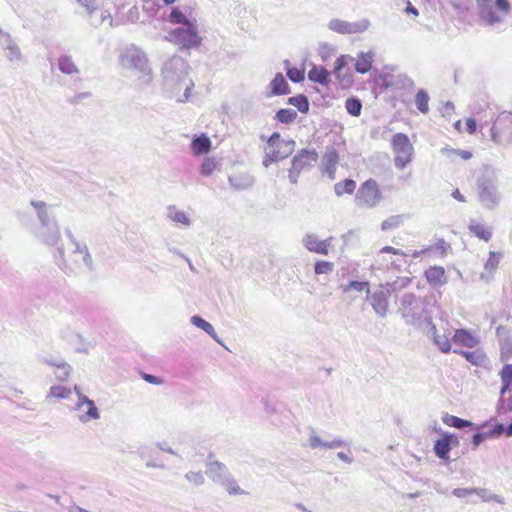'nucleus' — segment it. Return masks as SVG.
<instances>
[{
    "instance_id": "obj_1",
    "label": "nucleus",
    "mask_w": 512,
    "mask_h": 512,
    "mask_svg": "<svg viewBox=\"0 0 512 512\" xmlns=\"http://www.w3.org/2000/svg\"><path fill=\"white\" fill-rule=\"evenodd\" d=\"M188 64L178 55L168 59L162 67L163 89L166 97L184 103L189 99L194 87L191 79H188Z\"/></svg>"
},
{
    "instance_id": "obj_2",
    "label": "nucleus",
    "mask_w": 512,
    "mask_h": 512,
    "mask_svg": "<svg viewBox=\"0 0 512 512\" xmlns=\"http://www.w3.org/2000/svg\"><path fill=\"white\" fill-rule=\"evenodd\" d=\"M438 309L432 298L421 299L412 293H405L400 299L399 312L406 324L422 328L432 323L434 310Z\"/></svg>"
},
{
    "instance_id": "obj_3",
    "label": "nucleus",
    "mask_w": 512,
    "mask_h": 512,
    "mask_svg": "<svg viewBox=\"0 0 512 512\" xmlns=\"http://www.w3.org/2000/svg\"><path fill=\"white\" fill-rule=\"evenodd\" d=\"M509 0H476L477 15L481 23L498 31H503L506 16L511 11Z\"/></svg>"
},
{
    "instance_id": "obj_4",
    "label": "nucleus",
    "mask_w": 512,
    "mask_h": 512,
    "mask_svg": "<svg viewBox=\"0 0 512 512\" xmlns=\"http://www.w3.org/2000/svg\"><path fill=\"white\" fill-rule=\"evenodd\" d=\"M38 239L45 244L46 246L55 247V251L53 253L54 261L56 265L65 273H72V268L68 264L65 258V249L61 242V234L58 223L47 226V227H39L37 231Z\"/></svg>"
},
{
    "instance_id": "obj_5",
    "label": "nucleus",
    "mask_w": 512,
    "mask_h": 512,
    "mask_svg": "<svg viewBox=\"0 0 512 512\" xmlns=\"http://www.w3.org/2000/svg\"><path fill=\"white\" fill-rule=\"evenodd\" d=\"M478 199L481 205L489 210L496 209L502 200L498 190L497 176L493 171L487 170L477 180Z\"/></svg>"
},
{
    "instance_id": "obj_6",
    "label": "nucleus",
    "mask_w": 512,
    "mask_h": 512,
    "mask_svg": "<svg viewBox=\"0 0 512 512\" xmlns=\"http://www.w3.org/2000/svg\"><path fill=\"white\" fill-rule=\"evenodd\" d=\"M295 148L293 140L281 138L280 133L274 132L267 140L266 154L263 159V166L269 167L272 163L284 160L289 157Z\"/></svg>"
},
{
    "instance_id": "obj_7",
    "label": "nucleus",
    "mask_w": 512,
    "mask_h": 512,
    "mask_svg": "<svg viewBox=\"0 0 512 512\" xmlns=\"http://www.w3.org/2000/svg\"><path fill=\"white\" fill-rule=\"evenodd\" d=\"M120 61L124 68L135 70L144 77H147L146 82L151 80V68L148 58L145 52L136 45L127 47L122 52Z\"/></svg>"
},
{
    "instance_id": "obj_8",
    "label": "nucleus",
    "mask_w": 512,
    "mask_h": 512,
    "mask_svg": "<svg viewBox=\"0 0 512 512\" xmlns=\"http://www.w3.org/2000/svg\"><path fill=\"white\" fill-rule=\"evenodd\" d=\"M166 39L187 49L197 47L201 43L197 25L192 21L169 31Z\"/></svg>"
},
{
    "instance_id": "obj_9",
    "label": "nucleus",
    "mask_w": 512,
    "mask_h": 512,
    "mask_svg": "<svg viewBox=\"0 0 512 512\" xmlns=\"http://www.w3.org/2000/svg\"><path fill=\"white\" fill-rule=\"evenodd\" d=\"M392 149L395 154L394 164L398 169H404L412 160L414 148L404 133H396L392 137Z\"/></svg>"
},
{
    "instance_id": "obj_10",
    "label": "nucleus",
    "mask_w": 512,
    "mask_h": 512,
    "mask_svg": "<svg viewBox=\"0 0 512 512\" xmlns=\"http://www.w3.org/2000/svg\"><path fill=\"white\" fill-rule=\"evenodd\" d=\"M391 284H380L372 291L369 290L366 299L369 301L373 311L380 318H385L389 310V298L391 295Z\"/></svg>"
},
{
    "instance_id": "obj_11",
    "label": "nucleus",
    "mask_w": 512,
    "mask_h": 512,
    "mask_svg": "<svg viewBox=\"0 0 512 512\" xmlns=\"http://www.w3.org/2000/svg\"><path fill=\"white\" fill-rule=\"evenodd\" d=\"M381 200V193L375 180L369 179L365 181L358 189L356 194V202L360 207L372 208Z\"/></svg>"
},
{
    "instance_id": "obj_12",
    "label": "nucleus",
    "mask_w": 512,
    "mask_h": 512,
    "mask_svg": "<svg viewBox=\"0 0 512 512\" xmlns=\"http://www.w3.org/2000/svg\"><path fill=\"white\" fill-rule=\"evenodd\" d=\"M317 153L303 149L300 153L296 154L292 159V167L289 171V180L291 183H296L298 175L302 170L308 169L316 164Z\"/></svg>"
},
{
    "instance_id": "obj_13",
    "label": "nucleus",
    "mask_w": 512,
    "mask_h": 512,
    "mask_svg": "<svg viewBox=\"0 0 512 512\" xmlns=\"http://www.w3.org/2000/svg\"><path fill=\"white\" fill-rule=\"evenodd\" d=\"M0 47L3 55L13 66H19L23 62V54L12 36L0 28Z\"/></svg>"
},
{
    "instance_id": "obj_14",
    "label": "nucleus",
    "mask_w": 512,
    "mask_h": 512,
    "mask_svg": "<svg viewBox=\"0 0 512 512\" xmlns=\"http://www.w3.org/2000/svg\"><path fill=\"white\" fill-rule=\"evenodd\" d=\"M370 23L367 19H361L355 22H348L341 19H332L328 27L330 30L341 34H356L366 31Z\"/></svg>"
},
{
    "instance_id": "obj_15",
    "label": "nucleus",
    "mask_w": 512,
    "mask_h": 512,
    "mask_svg": "<svg viewBox=\"0 0 512 512\" xmlns=\"http://www.w3.org/2000/svg\"><path fill=\"white\" fill-rule=\"evenodd\" d=\"M77 3L91 17V24L98 26L104 23L106 19L111 20V16L107 11L101 9L103 0H76Z\"/></svg>"
},
{
    "instance_id": "obj_16",
    "label": "nucleus",
    "mask_w": 512,
    "mask_h": 512,
    "mask_svg": "<svg viewBox=\"0 0 512 512\" xmlns=\"http://www.w3.org/2000/svg\"><path fill=\"white\" fill-rule=\"evenodd\" d=\"M85 405L87 406V410L78 416L80 422L87 423L90 420H96L100 418V413L94 401L83 394L78 396V402L76 403L74 410L82 411Z\"/></svg>"
},
{
    "instance_id": "obj_17",
    "label": "nucleus",
    "mask_w": 512,
    "mask_h": 512,
    "mask_svg": "<svg viewBox=\"0 0 512 512\" xmlns=\"http://www.w3.org/2000/svg\"><path fill=\"white\" fill-rule=\"evenodd\" d=\"M65 235L74 246L72 253L81 255L83 264L88 268V270L92 271L94 269V264L87 245L77 240L69 228L65 229Z\"/></svg>"
},
{
    "instance_id": "obj_18",
    "label": "nucleus",
    "mask_w": 512,
    "mask_h": 512,
    "mask_svg": "<svg viewBox=\"0 0 512 512\" xmlns=\"http://www.w3.org/2000/svg\"><path fill=\"white\" fill-rule=\"evenodd\" d=\"M291 93V88L281 72L275 74L267 86L266 97L283 96Z\"/></svg>"
},
{
    "instance_id": "obj_19",
    "label": "nucleus",
    "mask_w": 512,
    "mask_h": 512,
    "mask_svg": "<svg viewBox=\"0 0 512 512\" xmlns=\"http://www.w3.org/2000/svg\"><path fill=\"white\" fill-rule=\"evenodd\" d=\"M31 206L36 210L40 227H47L57 223L55 215L45 202L33 200L31 201Z\"/></svg>"
},
{
    "instance_id": "obj_20",
    "label": "nucleus",
    "mask_w": 512,
    "mask_h": 512,
    "mask_svg": "<svg viewBox=\"0 0 512 512\" xmlns=\"http://www.w3.org/2000/svg\"><path fill=\"white\" fill-rule=\"evenodd\" d=\"M206 467V475L218 484H221L231 474L226 465L219 461H207Z\"/></svg>"
},
{
    "instance_id": "obj_21",
    "label": "nucleus",
    "mask_w": 512,
    "mask_h": 512,
    "mask_svg": "<svg viewBox=\"0 0 512 512\" xmlns=\"http://www.w3.org/2000/svg\"><path fill=\"white\" fill-rule=\"evenodd\" d=\"M230 186L237 191L246 190L255 184V177L248 173H238L228 177Z\"/></svg>"
},
{
    "instance_id": "obj_22",
    "label": "nucleus",
    "mask_w": 512,
    "mask_h": 512,
    "mask_svg": "<svg viewBox=\"0 0 512 512\" xmlns=\"http://www.w3.org/2000/svg\"><path fill=\"white\" fill-rule=\"evenodd\" d=\"M453 443L457 444L458 439L452 435H444L442 438L438 439L434 445V452L436 456L440 459H448L451 445Z\"/></svg>"
},
{
    "instance_id": "obj_23",
    "label": "nucleus",
    "mask_w": 512,
    "mask_h": 512,
    "mask_svg": "<svg viewBox=\"0 0 512 512\" xmlns=\"http://www.w3.org/2000/svg\"><path fill=\"white\" fill-rule=\"evenodd\" d=\"M426 333L433 340L434 344L439 348L441 352L448 353L451 350V344L448 337L444 334L439 335L433 322L427 326Z\"/></svg>"
},
{
    "instance_id": "obj_24",
    "label": "nucleus",
    "mask_w": 512,
    "mask_h": 512,
    "mask_svg": "<svg viewBox=\"0 0 512 512\" xmlns=\"http://www.w3.org/2000/svg\"><path fill=\"white\" fill-rule=\"evenodd\" d=\"M211 145L210 138L205 133H202L193 137L190 147L194 155L200 156L208 153Z\"/></svg>"
},
{
    "instance_id": "obj_25",
    "label": "nucleus",
    "mask_w": 512,
    "mask_h": 512,
    "mask_svg": "<svg viewBox=\"0 0 512 512\" xmlns=\"http://www.w3.org/2000/svg\"><path fill=\"white\" fill-rule=\"evenodd\" d=\"M42 362L56 368L55 377L57 380L64 382L69 378L72 371V367L67 362L63 360L52 359H43Z\"/></svg>"
},
{
    "instance_id": "obj_26",
    "label": "nucleus",
    "mask_w": 512,
    "mask_h": 512,
    "mask_svg": "<svg viewBox=\"0 0 512 512\" xmlns=\"http://www.w3.org/2000/svg\"><path fill=\"white\" fill-rule=\"evenodd\" d=\"M454 353L462 355L468 362L475 366L485 367L489 362L487 355L481 349L474 351L454 350Z\"/></svg>"
},
{
    "instance_id": "obj_27",
    "label": "nucleus",
    "mask_w": 512,
    "mask_h": 512,
    "mask_svg": "<svg viewBox=\"0 0 512 512\" xmlns=\"http://www.w3.org/2000/svg\"><path fill=\"white\" fill-rule=\"evenodd\" d=\"M452 339L455 344L468 348L476 347L479 344V338L465 329H457Z\"/></svg>"
},
{
    "instance_id": "obj_28",
    "label": "nucleus",
    "mask_w": 512,
    "mask_h": 512,
    "mask_svg": "<svg viewBox=\"0 0 512 512\" xmlns=\"http://www.w3.org/2000/svg\"><path fill=\"white\" fill-rule=\"evenodd\" d=\"M339 155L337 150L332 148H327L325 155L323 156L322 160L325 164V173L328 175V177L331 180H334L335 178V169L336 164L338 163Z\"/></svg>"
},
{
    "instance_id": "obj_29",
    "label": "nucleus",
    "mask_w": 512,
    "mask_h": 512,
    "mask_svg": "<svg viewBox=\"0 0 512 512\" xmlns=\"http://www.w3.org/2000/svg\"><path fill=\"white\" fill-rule=\"evenodd\" d=\"M425 276L429 284L433 286H442L447 282L445 269L441 266L430 267L426 270Z\"/></svg>"
},
{
    "instance_id": "obj_30",
    "label": "nucleus",
    "mask_w": 512,
    "mask_h": 512,
    "mask_svg": "<svg viewBox=\"0 0 512 512\" xmlns=\"http://www.w3.org/2000/svg\"><path fill=\"white\" fill-rule=\"evenodd\" d=\"M58 69L61 73L66 75L79 74L80 70L74 63L72 57L67 54H62L58 58Z\"/></svg>"
},
{
    "instance_id": "obj_31",
    "label": "nucleus",
    "mask_w": 512,
    "mask_h": 512,
    "mask_svg": "<svg viewBox=\"0 0 512 512\" xmlns=\"http://www.w3.org/2000/svg\"><path fill=\"white\" fill-rule=\"evenodd\" d=\"M167 217L172 222L183 225L185 227L191 225V220L188 215L184 211L179 210L175 205H170L167 207Z\"/></svg>"
},
{
    "instance_id": "obj_32",
    "label": "nucleus",
    "mask_w": 512,
    "mask_h": 512,
    "mask_svg": "<svg viewBox=\"0 0 512 512\" xmlns=\"http://www.w3.org/2000/svg\"><path fill=\"white\" fill-rule=\"evenodd\" d=\"M191 323L196 326L197 328L203 330L205 333H207L212 339H214L217 343H221V340L219 339L213 325L203 319L199 315H193L190 319Z\"/></svg>"
},
{
    "instance_id": "obj_33",
    "label": "nucleus",
    "mask_w": 512,
    "mask_h": 512,
    "mask_svg": "<svg viewBox=\"0 0 512 512\" xmlns=\"http://www.w3.org/2000/svg\"><path fill=\"white\" fill-rule=\"evenodd\" d=\"M373 59L374 52H360L355 63V70L361 74L368 72L372 66Z\"/></svg>"
},
{
    "instance_id": "obj_34",
    "label": "nucleus",
    "mask_w": 512,
    "mask_h": 512,
    "mask_svg": "<svg viewBox=\"0 0 512 512\" xmlns=\"http://www.w3.org/2000/svg\"><path fill=\"white\" fill-rule=\"evenodd\" d=\"M469 230L476 237H478L479 239H482L486 242L489 241L492 237L491 229L484 226L483 224L478 223L475 220L470 221Z\"/></svg>"
},
{
    "instance_id": "obj_35",
    "label": "nucleus",
    "mask_w": 512,
    "mask_h": 512,
    "mask_svg": "<svg viewBox=\"0 0 512 512\" xmlns=\"http://www.w3.org/2000/svg\"><path fill=\"white\" fill-rule=\"evenodd\" d=\"M287 103L296 107L301 113H307L309 111V100L304 94L289 97Z\"/></svg>"
},
{
    "instance_id": "obj_36",
    "label": "nucleus",
    "mask_w": 512,
    "mask_h": 512,
    "mask_svg": "<svg viewBox=\"0 0 512 512\" xmlns=\"http://www.w3.org/2000/svg\"><path fill=\"white\" fill-rule=\"evenodd\" d=\"M297 118V112L291 108H283L276 112L274 119L282 124H290Z\"/></svg>"
},
{
    "instance_id": "obj_37",
    "label": "nucleus",
    "mask_w": 512,
    "mask_h": 512,
    "mask_svg": "<svg viewBox=\"0 0 512 512\" xmlns=\"http://www.w3.org/2000/svg\"><path fill=\"white\" fill-rule=\"evenodd\" d=\"M429 100L428 93L424 89H419L415 96V104L421 113L427 114L429 112Z\"/></svg>"
},
{
    "instance_id": "obj_38",
    "label": "nucleus",
    "mask_w": 512,
    "mask_h": 512,
    "mask_svg": "<svg viewBox=\"0 0 512 512\" xmlns=\"http://www.w3.org/2000/svg\"><path fill=\"white\" fill-rule=\"evenodd\" d=\"M220 162L214 157L204 158L200 166V174L208 177L219 167Z\"/></svg>"
},
{
    "instance_id": "obj_39",
    "label": "nucleus",
    "mask_w": 512,
    "mask_h": 512,
    "mask_svg": "<svg viewBox=\"0 0 512 512\" xmlns=\"http://www.w3.org/2000/svg\"><path fill=\"white\" fill-rule=\"evenodd\" d=\"M345 108L351 116L358 117L361 115L362 102L359 98L351 96L346 99Z\"/></svg>"
},
{
    "instance_id": "obj_40",
    "label": "nucleus",
    "mask_w": 512,
    "mask_h": 512,
    "mask_svg": "<svg viewBox=\"0 0 512 512\" xmlns=\"http://www.w3.org/2000/svg\"><path fill=\"white\" fill-rule=\"evenodd\" d=\"M474 494L479 496L482 501L490 502L495 501L499 504H504V498L500 495L490 493L486 488H473Z\"/></svg>"
},
{
    "instance_id": "obj_41",
    "label": "nucleus",
    "mask_w": 512,
    "mask_h": 512,
    "mask_svg": "<svg viewBox=\"0 0 512 512\" xmlns=\"http://www.w3.org/2000/svg\"><path fill=\"white\" fill-rule=\"evenodd\" d=\"M167 21L172 24H182L191 22L179 7H173L167 16Z\"/></svg>"
},
{
    "instance_id": "obj_42",
    "label": "nucleus",
    "mask_w": 512,
    "mask_h": 512,
    "mask_svg": "<svg viewBox=\"0 0 512 512\" xmlns=\"http://www.w3.org/2000/svg\"><path fill=\"white\" fill-rule=\"evenodd\" d=\"M220 485L223 486L230 495H241L244 493L231 474L226 477Z\"/></svg>"
},
{
    "instance_id": "obj_43",
    "label": "nucleus",
    "mask_w": 512,
    "mask_h": 512,
    "mask_svg": "<svg viewBox=\"0 0 512 512\" xmlns=\"http://www.w3.org/2000/svg\"><path fill=\"white\" fill-rule=\"evenodd\" d=\"M355 188L356 182L351 179H346L344 182H339L334 185V191L338 196H341L343 193L352 194Z\"/></svg>"
},
{
    "instance_id": "obj_44",
    "label": "nucleus",
    "mask_w": 512,
    "mask_h": 512,
    "mask_svg": "<svg viewBox=\"0 0 512 512\" xmlns=\"http://www.w3.org/2000/svg\"><path fill=\"white\" fill-rule=\"evenodd\" d=\"M302 242L308 251L320 253V239L316 234H307Z\"/></svg>"
},
{
    "instance_id": "obj_45",
    "label": "nucleus",
    "mask_w": 512,
    "mask_h": 512,
    "mask_svg": "<svg viewBox=\"0 0 512 512\" xmlns=\"http://www.w3.org/2000/svg\"><path fill=\"white\" fill-rule=\"evenodd\" d=\"M444 423L448 426L457 428V429H463L466 427H470L473 425L471 421L459 418L457 416H447L444 418Z\"/></svg>"
},
{
    "instance_id": "obj_46",
    "label": "nucleus",
    "mask_w": 512,
    "mask_h": 512,
    "mask_svg": "<svg viewBox=\"0 0 512 512\" xmlns=\"http://www.w3.org/2000/svg\"><path fill=\"white\" fill-rule=\"evenodd\" d=\"M369 282L368 281H350L347 285L343 286V291L348 292L350 290H355L357 292H366V295L368 294L369 288Z\"/></svg>"
},
{
    "instance_id": "obj_47",
    "label": "nucleus",
    "mask_w": 512,
    "mask_h": 512,
    "mask_svg": "<svg viewBox=\"0 0 512 512\" xmlns=\"http://www.w3.org/2000/svg\"><path fill=\"white\" fill-rule=\"evenodd\" d=\"M441 153L451 159H453L454 156H460L464 160H468L472 157V153L470 151L453 149V148H449V147L442 148Z\"/></svg>"
},
{
    "instance_id": "obj_48",
    "label": "nucleus",
    "mask_w": 512,
    "mask_h": 512,
    "mask_svg": "<svg viewBox=\"0 0 512 512\" xmlns=\"http://www.w3.org/2000/svg\"><path fill=\"white\" fill-rule=\"evenodd\" d=\"M71 390L61 385L52 386L49 390L48 397H55L58 399H66L70 396Z\"/></svg>"
},
{
    "instance_id": "obj_49",
    "label": "nucleus",
    "mask_w": 512,
    "mask_h": 512,
    "mask_svg": "<svg viewBox=\"0 0 512 512\" xmlns=\"http://www.w3.org/2000/svg\"><path fill=\"white\" fill-rule=\"evenodd\" d=\"M287 77L294 83H300L305 79V68L292 67L286 72Z\"/></svg>"
},
{
    "instance_id": "obj_50",
    "label": "nucleus",
    "mask_w": 512,
    "mask_h": 512,
    "mask_svg": "<svg viewBox=\"0 0 512 512\" xmlns=\"http://www.w3.org/2000/svg\"><path fill=\"white\" fill-rule=\"evenodd\" d=\"M185 478L195 486H201L205 482L202 472L189 471L185 474Z\"/></svg>"
},
{
    "instance_id": "obj_51",
    "label": "nucleus",
    "mask_w": 512,
    "mask_h": 512,
    "mask_svg": "<svg viewBox=\"0 0 512 512\" xmlns=\"http://www.w3.org/2000/svg\"><path fill=\"white\" fill-rule=\"evenodd\" d=\"M400 223H401L400 216H391L382 222L381 229L383 231L395 229L400 225Z\"/></svg>"
},
{
    "instance_id": "obj_52",
    "label": "nucleus",
    "mask_w": 512,
    "mask_h": 512,
    "mask_svg": "<svg viewBox=\"0 0 512 512\" xmlns=\"http://www.w3.org/2000/svg\"><path fill=\"white\" fill-rule=\"evenodd\" d=\"M343 446L349 448L350 444L341 438H335L331 441H322V448L335 449Z\"/></svg>"
},
{
    "instance_id": "obj_53",
    "label": "nucleus",
    "mask_w": 512,
    "mask_h": 512,
    "mask_svg": "<svg viewBox=\"0 0 512 512\" xmlns=\"http://www.w3.org/2000/svg\"><path fill=\"white\" fill-rule=\"evenodd\" d=\"M501 382L512 383V364H505L500 373Z\"/></svg>"
},
{
    "instance_id": "obj_54",
    "label": "nucleus",
    "mask_w": 512,
    "mask_h": 512,
    "mask_svg": "<svg viewBox=\"0 0 512 512\" xmlns=\"http://www.w3.org/2000/svg\"><path fill=\"white\" fill-rule=\"evenodd\" d=\"M488 438H493L489 430L484 432H477L474 434L472 439L474 448H477L484 440Z\"/></svg>"
},
{
    "instance_id": "obj_55",
    "label": "nucleus",
    "mask_w": 512,
    "mask_h": 512,
    "mask_svg": "<svg viewBox=\"0 0 512 512\" xmlns=\"http://www.w3.org/2000/svg\"><path fill=\"white\" fill-rule=\"evenodd\" d=\"M500 256H501L500 254H496L495 252H490V256L485 263V269L486 270H494L499 264Z\"/></svg>"
},
{
    "instance_id": "obj_56",
    "label": "nucleus",
    "mask_w": 512,
    "mask_h": 512,
    "mask_svg": "<svg viewBox=\"0 0 512 512\" xmlns=\"http://www.w3.org/2000/svg\"><path fill=\"white\" fill-rule=\"evenodd\" d=\"M91 97H92L91 92H88V91L81 92V93L75 94L74 96L68 98V102L72 105H77V104L81 103L82 101L89 99Z\"/></svg>"
},
{
    "instance_id": "obj_57",
    "label": "nucleus",
    "mask_w": 512,
    "mask_h": 512,
    "mask_svg": "<svg viewBox=\"0 0 512 512\" xmlns=\"http://www.w3.org/2000/svg\"><path fill=\"white\" fill-rule=\"evenodd\" d=\"M350 60H352V57L350 56L342 55L338 57L334 64L335 72H340L342 68H344L348 64V61Z\"/></svg>"
},
{
    "instance_id": "obj_58",
    "label": "nucleus",
    "mask_w": 512,
    "mask_h": 512,
    "mask_svg": "<svg viewBox=\"0 0 512 512\" xmlns=\"http://www.w3.org/2000/svg\"><path fill=\"white\" fill-rule=\"evenodd\" d=\"M452 494L457 498H465L474 494L473 488H455Z\"/></svg>"
},
{
    "instance_id": "obj_59",
    "label": "nucleus",
    "mask_w": 512,
    "mask_h": 512,
    "mask_svg": "<svg viewBox=\"0 0 512 512\" xmlns=\"http://www.w3.org/2000/svg\"><path fill=\"white\" fill-rule=\"evenodd\" d=\"M308 79L314 83H320V67L314 65L308 73Z\"/></svg>"
},
{
    "instance_id": "obj_60",
    "label": "nucleus",
    "mask_w": 512,
    "mask_h": 512,
    "mask_svg": "<svg viewBox=\"0 0 512 512\" xmlns=\"http://www.w3.org/2000/svg\"><path fill=\"white\" fill-rule=\"evenodd\" d=\"M142 378L147 382V383H150V384H154V385H160L163 383V380L155 375H152V374H147V373H144L142 375Z\"/></svg>"
},
{
    "instance_id": "obj_61",
    "label": "nucleus",
    "mask_w": 512,
    "mask_h": 512,
    "mask_svg": "<svg viewBox=\"0 0 512 512\" xmlns=\"http://www.w3.org/2000/svg\"><path fill=\"white\" fill-rule=\"evenodd\" d=\"M334 127L335 128L332 131V133L331 134H326L325 137L329 138V141H331L333 139L334 143H341V139H340V136H339V131L342 129V127L338 126V125H335Z\"/></svg>"
},
{
    "instance_id": "obj_62",
    "label": "nucleus",
    "mask_w": 512,
    "mask_h": 512,
    "mask_svg": "<svg viewBox=\"0 0 512 512\" xmlns=\"http://www.w3.org/2000/svg\"><path fill=\"white\" fill-rule=\"evenodd\" d=\"M507 427H505L503 424L498 423L496 424L490 431L493 438L500 436L502 433H506Z\"/></svg>"
},
{
    "instance_id": "obj_63",
    "label": "nucleus",
    "mask_w": 512,
    "mask_h": 512,
    "mask_svg": "<svg viewBox=\"0 0 512 512\" xmlns=\"http://www.w3.org/2000/svg\"><path fill=\"white\" fill-rule=\"evenodd\" d=\"M398 81L401 82V85L403 88H413L414 82L411 78L407 77L406 75H400L398 76Z\"/></svg>"
},
{
    "instance_id": "obj_64",
    "label": "nucleus",
    "mask_w": 512,
    "mask_h": 512,
    "mask_svg": "<svg viewBox=\"0 0 512 512\" xmlns=\"http://www.w3.org/2000/svg\"><path fill=\"white\" fill-rule=\"evenodd\" d=\"M337 457L338 459H340L341 461L347 463V464H351L353 462V457L351 455V451L350 449H348V453H345V452H338L337 453Z\"/></svg>"
}]
</instances>
